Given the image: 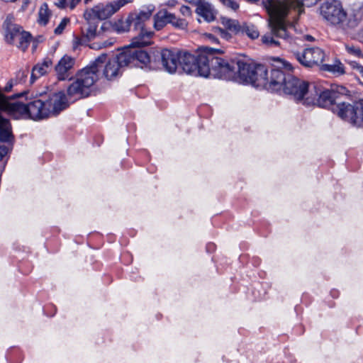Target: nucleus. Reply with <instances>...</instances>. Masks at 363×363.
<instances>
[{"label": "nucleus", "instance_id": "nucleus-1", "mask_svg": "<svg viewBox=\"0 0 363 363\" xmlns=\"http://www.w3.org/2000/svg\"><path fill=\"white\" fill-rule=\"evenodd\" d=\"M26 94L27 92L23 91L11 97L6 96V104L3 105V108L7 109V113L16 118L28 115L31 119L40 120L51 115L56 116L68 106L67 96L62 91L52 94L45 101L40 99H35L27 104L10 101Z\"/></svg>", "mask_w": 363, "mask_h": 363}, {"label": "nucleus", "instance_id": "nucleus-2", "mask_svg": "<svg viewBox=\"0 0 363 363\" xmlns=\"http://www.w3.org/2000/svg\"><path fill=\"white\" fill-rule=\"evenodd\" d=\"M104 67L103 74L108 80L117 77L121 68L116 57L107 61V55L101 54L89 65L77 72L74 80L67 87V96L75 99L89 96Z\"/></svg>", "mask_w": 363, "mask_h": 363}, {"label": "nucleus", "instance_id": "nucleus-3", "mask_svg": "<svg viewBox=\"0 0 363 363\" xmlns=\"http://www.w3.org/2000/svg\"><path fill=\"white\" fill-rule=\"evenodd\" d=\"M313 94L304 99V105H317L323 108L332 106L333 111L342 119L357 125H363V100L352 104L337 103V96L333 90L323 89L320 85L313 84Z\"/></svg>", "mask_w": 363, "mask_h": 363}, {"label": "nucleus", "instance_id": "nucleus-4", "mask_svg": "<svg viewBox=\"0 0 363 363\" xmlns=\"http://www.w3.org/2000/svg\"><path fill=\"white\" fill-rule=\"evenodd\" d=\"M262 4L269 15V31L262 36V43L269 47H281L283 43H291L290 23L286 19L289 11L286 3L281 0H262Z\"/></svg>", "mask_w": 363, "mask_h": 363}, {"label": "nucleus", "instance_id": "nucleus-5", "mask_svg": "<svg viewBox=\"0 0 363 363\" xmlns=\"http://www.w3.org/2000/svg\"><path fill=\"white\" fill-rule=\"evenodd\" d=\"M208 57V51L206 48L198 56H194L186 51H180L179 65L187 74L207 77L210 74Z\"/></svg>", "mask_w": 363, "mask_h": 363}, {"label": "nucleus", "instance_id": "nucleus-6", "mask_svg": "<svg viewBox=\"0 0 363 363\" xmlns=\"http://www.w3.org/2000/svg\"><path fill=\"white\" fill-rule=\"evenodd\" d=\"M206 50L208 51L210 74L212 73L215 77L234 81L236 78L235 69L238 67L237 66L238 58L224 60L215 56L216 53L220 52L219 50L208 47H206Z\"/></svg>", "mask_w": 363, "mask_h": 363}, {"label": "nucleus", "instance_id": "nucleus-7", "mask_svg": "<svg viewBox=\"0 0 363 363\" xmlns=\"http://www.w3.org/2000/svg\"><path fill=\"white\" fill-rule=\"evenodd\" d=\"M145 45H134L130 43V46L123 49L116 59L121 68L123 67H141L147 66L151 63V57L149 54L140 48Z\"/></svg>", "mask_w": 363, "mask_h": 363}, {"label": "nucleus", "instance_id": "nucleus-8", "mask_svg": "<svg viewBox=\"0 0 363 363\" xmlns=\"http://www.w3.org/2000/svg\"><path fill=\"white\" fill-rule=\"evenodd\" d=\"M320 13L330 24L346 29L345 23L347 15L340 1L328 0L323 2L320 6Z\"/></svg>", "mask_w": 363, "mask_h": 363}, {"label": "nucleus", "instance_id": "nucleus-9", "mask_svg": "<svg viewBox=\"0 0 363 363\" xmlns=\"http://www.w3.org/2000/svg\"><path fill=\"white\" fill-rule=\"evenodd\" d=\"M152 15V11H140L138 14H131L128 17L130 26H133L135 30H139L140 33L132 40L134 45H148L150 44L152 32L146 31L144 28L145 23L148 21Z\"/></svg>", "mask_w": 363, "mask_h": 363}, {"label": "nucleus", "instance_id": "nucleus-10", "mask_svg": "<svg viewBox=\"0 0 363 363\" xmlns=\"http://www.w3.org/2000/svg\"><path fill=\"white\" fill-rule=\"evenodd\" d=\"M288 77L289 79L283 89L284 93L293 96L295 100L302 101L304 104L306 97L313 94V84H311L292 74H289Z\"/></svg>", "mask_w": 363, "mask_h": 363}, {"label": "nucleus", "instance_id": "nucleus-11", "mask_svg": "<svg viewBox=\"0 0 363 363\" xmlns=\"http://www.w3.org/2000/svg\"><path fill=\"white\" fill-rule=\"evenodd\" d=\"M131 0H116L113 2L104 4H99L90 9L85 11L84 18H94L98 20H105L115 13L119 9Z\"/></svg>", "mask_w": 363, "mask_h": 363}, {"label": "nucleus", "instance_id": "nucleus-12", "mask_svg": "<svg viewBox=\"0 0 363 363\" xmlns=\"http://www.w3.org/2000/svg\"><path fill=\"white\" fill-rule=\"evenodd\" d=\"M296 59L304 67H312L322 63L325 58L324 51L318 48H307L301 52H294Z\"/></svg>", "mask_w": 363, "mask_h": 363}, {"label": "nucleus", "instance_id": "nucleus-13", "mask_svg": "<svg viewBox=\"0 0 363 363\" xmlns=\"http://www.w3.org/2000/svg\"><path fill=\"white\" fill-rule=\"evenodd\" d=\"M157 57L167 72L172 74L177 71L179 64L180 51L163 49L157 52Z\"/></svg>", "mask_w": 363, "mask_h": 363}, {"label": "nucleus", "instance_id": "nucleus-14", "mask_svg": "<svg viewBox=\"0 0 363 363\" xmlns=\"http://www.w3.org/2000/svg\"><path fill=\"white\" fill-rule=\"evenodd\" d=\"M6 104V96L0 92V141L9 143L13 138L11 125L9 119L4 118L1 113H7V109L3 108Z\"/></svg>", "mask_w": 363, "mask_h": 363}, {"label": "nucleus", "instance_id": "nucleus-15", "mask_svg": "<svg viewBox=\"0 0 363 363\" xmlns=\"http://www.w3.org/2000/svg\"><path fill=\"white\" fill-rule=\"evenodd\" d=\"M291 74L289 72H284L279 68H272L270 75L269 76V84H267V89L272 91H279L284 89L286 81H288V76Z\"/></svg>", "mask_w": 363, "mask_h": 363}, {"label": "nucleus", "instance_id": "nucleus-16", "mask_svg": "<svg viewBox=\"0 0 363 363\" xmlns=\"http://www.w3.org/2000/svg\"><path fill=\"white\" fill-rule=\"evenodd\" d=\"M74 63V58L67 55H64L54 67L57 78L59 80L71 79L70 72L73 69Z\"/></svg>", "mask_w": 363, "mask_h": 363}, {"label": "nucleus", "instance_id": "nucleus-17", "mask_svg": "<svg viewBox=\"0 0 363 363\" xmlns=\"http://www.w3.org/2000/svg\"><path fill=\"white\" fill-rule=\"evenodd\" d=\"M3 28L5 31L6 40L10 44H14L16 39L19 37V35L23 30L21 26L15 23L14 17L11 15L6 16Z\"/></svg>", "mask_w": 363, "mask_h": 363}, {"label": "nucleus", "instance_id": "nucleus-18", "mask_svg": "<svg viewBox=\"0 0 363 363\" xmlns=\"http://www.w3.org/2000/svg\"><path fill=\"white\" fill-rule=\"evenodd\" d=\"M237 66L238 67L235 69L236 78L234 81L238 82L240 83H250V79H252L251 75L254 72L253 69L255 65L247 63L243 60L238 58Z\"/></svg>", "mask_w": 363, "mask_h": 363}, {"label": "nucleus", "instance_id": "nucleus-19", "mask_svg": "<svg viewBox=\"0 0 363 363\" xmlns=\"http://www.w3.org/2000/svg\"><path fill=\"white\" fill-rule=\"evenodd\" d=\"M253 71L250 83L257 87L263 86L267 89L269 75L266 67L263 65H257Z\"/></svg>", "mask_w": 363, "mask_h": 363}, {"label": "nucleus", "instance_id": "nucleus-20", "mask_svg": "<svg viewBox=\"0 0 363 363\" xmlns=\"http://www.w3.org/2000/svg\"><path fill=\"white\" fill-rule=\"evenodd\" d=\"M52 69V61L49 57H45L41 63L35 65L31 72L30 82L33 83L35 79L50 72Z\"/></svg>", "mask_w": 363, "mask_h": 363}, {"label": "nucleus", "instance_id": "nucleus-21", "mask_svg": "<svg viewBox=\"0 0 363 363\" xmlns=\"http://www.w3.org/2000/svg\"><path fill=\"white\" fill-rule=\"evenodd\" d=\"M86 21V26L81 28L82 35L90 41L96 38L97 35V27L99 21L94 18H85Z\"/></svg>", "mask_w": 363, "mask_h": 363}, {"label": "nucleus", "instance_id": "nucleus-22", "mask_svg": "<svg viewBox=\"0 0 363 363\" xmlns=\"http://www.w3.org/2000/svg\"><path fill=\"white\" fill-rule=\"evenodd\" d=\"M196 13L203 17L207 22H211L215 20V13L212 6L205 0L196 7Z\"/></svg>", "mask_w": 363, "mask_h": 363}, {"label": "nucleus", "instance_id": "nucleus-23", "mask_svg": "<svg viewBox=\"0 0 363 363\" xmlns=\"http://www.w3.org/2000/svg\"><path fill=\"white\" fill-rule=\"evenodd\" d=\"M31 38L32 36L30 33L23 30L19 35V37L16 39L14 44H16L18 48L25 51L29 46Z\"/></svg>", "mask_w": 363, "mask_h": 363}, {"label": "nucleus", "instance_id": "nucleus-24", "mask_svg": "<svg viewBox=\"0 0 363 363\" xmlns=\"http://www.w3.org/2000/svg\"><path fill=\"white\" fill-rule=\"evenodd\" d=\"M221 23L226 29L234 33L235 34L240 33V30H242V25L240 24L238 20L223 17L221 18Z\"/></svg>", "mask_w": 363, "mask_h": 363}, {"label": "nucleus", "instance_id": "nucleus-25", "mask_svg": "<svg viewBox=\"0 0 363 363\" xmlns=\"http://www.w3.org/2000/svg\"><path fill=\"white\" fill-rule=\"evenodd\" d=\"M321 69L331 72L336 75H341L345 73L344 66L340 62H337L334 65H322Z\"/></svg>", "mask_w": 363, "mask_h": 363}, {"label": "nucleus", "instance_id": "nucleus-26", "mask_svg": "<svg viewBox=\"0 0 363 363\" xmlns=\"http://www.w3.org/2000/svg\"><path fill=\"white\" fill-rule=\"evenodd\" d=\"M241 34L245 33L251 39H256L259 37V33L257 27L252 24H247L246 23L242 25Z\"/></svg>", "mask_w": 363, "mask_h": 363}, {"label": "nucleus", "instance_id": "nucleus-27", "mask_svg": "<svg viewBox=\"0 0 363 363\" xmlns=\"http://www.w3.org/2000/svg\"><path fill=\"white\" fill-rule=\"evenodd\" d=\"M39 18L38 22L42 25H46L50 16V11L46 3L42 4L38 13Z\"/></svg>", "mask_w": 363, "mask_h": 363}, {"label": "nucleus", "instance_id": "nucleus-28", "mask_svg": "<svg viewBox=\"0 0 363 363\" xmlns=\"http://www.w3.org/2000/svg\"><path fill=\"white\" fill-rule=\"evenodd\" d=\"M155 16L165 24L169 23L171 18L174 19V14L169 13L167 10L160 11Z\"/></svg>", "mask_w": 363, "mask_h": 363}, {"label": "nucleus", "instance_id": "nucleus-29", "mask_svg": "<svg viewBox=\"0 0 363 363\" xmlns=\"http://www.w3.org/2000/svg\"><path fill=\"white\" fill-rule=\"evenodd\" d=\"M130 27V26L128 18L125 21L120 20L118 22H116L114 24V29L118 33L125 32L129 30Z\"/></svg>", "mask_w": 363, "mask_h": 363}, {"label": "nucleus", "instance_id": "nucleus-30", "mask_svg": "<svg viewBox=\"0 0 363 363\" xmlns=\"http://www.w3.org/2000/svg\"><path fill=\"white\" fill-rule=\"evenodd\" d=\"M169 23H171L174 27L179 29H186L188 25L186 20L179 18L175 15L174 19L171 18V21H169Z\"/></svg>", "mask_w": 363, "mask_h": 363}, {"label": "nucleus", "instance_id": "nucleus-31", "mask_svg": "<svg viewBox=\"0 0 363 363\" xmlns=\"http://www.w3.org/2000/svg\"><path fill=\"white\" fill-rule=\"evenodd\" d=\"M346 50L350 55L358 58H363V53L359 47L354 45H347Z\"/></svg>", "mask_w": 363, "mask_h": 363}, {"label": "nucleus", "instance_id": "nucleus-32", "mask_svg": "<svg viewBox=\"0 0 363 363\" xmlns=\"http://www.w3.org/2000/svg\"><path fill=\"white\" fill-rule=\"evenodd\" d=\"M69 22V18H64L62 20V21L60 22V23L57 26V27L55 29V30H54L55 33L56 35L62 34Z\"/></svg>", "mask_w": 363, "mask_h": 363}, {"label": "nucleus", "instance_id": "nucleus-33", "mask_svg": "<svg viewBox=\"0 0 363 363\" xmlns=\"http://www.w3.org/2000/svg\"><path fill=\"white\" fill-rule=\"evenodd\" d=\"M220 1L225 6L236 11L239 8V4L234 0H220Z\"/></svg>", "mask_w": 363, "mask_h": 363}, {"label": "nucleus", "instance_id": "nucleus-34", "mask_svg": "<svg viewBox=\"0 0 363 363\" xmlns=\"http://www.w3.org/2000/svg\"><path fill=\"white\" fill-rule=\"evenodd\" d=\"M333 91L335 92V96H337V99L339 97V95H346L348 92V90L343 86H337L335 89H331Z\"/></svg>", "mask_w": 363, "mask_h": 363}, {"label": "nucleus", "instance_id": "nucleus-35", "mask_svg": "<svg viewBox=\"0 0 363 363\" xmlns=\"http://www.w3.org/2000/svg\"><path fill=\"white\" fill-rule=\"evenodd\" d=\"M87 42H89V41L86 40V39L85 38H84L83 35H82V38H80L79 36H77V35L74 36V40H73L74 48H76V47H77L78 45H80L85 44Z\"/></svg>", "mask_w": 363, "mask_h": 363}, {"label": "nucleus", "instance_id": "nucleus-36", "mask_svg": "<svg viewBox=\"0 0 363 363\" xmlns=\"http://www.w3.org/2000/svg\"><path fill=\"white\" fill-rule=\"evenodd\" d=\"M28 74V70H20L17 72L16 79L19 83H22L25 82V79L27 77Z\"/></svg>", "mask_w": 363, "mask_h": 363}, {"label": "nucleus", "instance_id": "nucleus-37", "mask_svg": "<svg viewBox=\"0 0 363 363\" xmlns=\"http://www.w3.org/2000/svg\"><path fill=\"white\" fill-rule=\"evenodd\" d=\"M55 4L61 9L68 7L67 0H56Z\"/></svg>", "mask_w": 363, "mask_h": 363}, {"label": "nucleus", "instance_id": "nucleus-38", "mask_svg": "<svg viewBox=\"0 0 363 363\" xmlns=\"http://www.w3.org/2000/svg\"><path fill=\"white\" fill-rule=\"evenodd\" d=\"M154 19H155L154 26H155V29L157 30H161L166 25L164 23H163L162 21L159 20L155 16L154 17Z\"/></svg>", "mask_w": 363, "mask_h": 363}, {"label": "nucleus", "instance_id": "nucleus-39", "mask_svg": "<svg viewBox=\"0 0 363 363\" xmlns=\"http://www.w3.org/2000/svg\"><path fill=\"white\" fill-rule=\"evenodd\" d=\"M180 12L182 15L186 16H191V9L188 6H182L180 8Z\"/></svg>", "mask_w": 363, "mask_h": 363}, {"label": "nucleus", "instance_id": "nucleus-40", "mask_svg": "<svg viewBox=\"0 0 363 363\" xmlns=\"http://www.w3.org/2000/svg\"><path fill=\"white\" fill-rule=\"evenodd\" d=\"M353 69L363 77V66L354 62Z\"/></svg>", "mask_w": 363, "mask_h": 363}, {"label": "nucleus", "instance_id": "nucleus-41", "mask_svg": "<svg viewBox=\"0 0 363 363\" xmlns=\"http://www.w3.org/2000/svg\"><path fill=\"white\" fill-rule=\"evenodd\" d=\"M9 149L5 145H0V160L8 153Z\"/></svg>", "mask_w": 363, "mask_h": 363}, {"label": "nucleus", "instance_id": "nucleus-42", "mask_svg": "<svg viewBox=\"0 0 363 363\" xmlns=\"http://www.w3.org/2000/svg\"><path fill=\"white\" fill-rule=\"evenodd\" d=\"M320 0H302V4L303 6H311L313 5H315Z\"/></svg>", "mask_w": 363, "mask_h": 363}, {"label": "nucleus", "instance_id": "nucleus-43", "mask_svg": "<svg viewBox=\"0 0 363 363\" xmlns=\"http://www.w3.org/2000/svg\"><path fill=\"white\" fill-rule=\"evenodd\" d=\"M218 30V32H219L220 36L223 38L228 40V38H230L231 37L230 35L224 29L219 28Z\"/></svg>", "mask_w": 363, "mask_h": 363}, {"label": "nucleus", "instance_id": "nucleus-44", "mask_svg": "<svg viewBox=\"0 0 363 363\" xmlns=\"http://www.w3.org/2000/svg\"><path fill=\"white\" fill-rule=\"evenodd\" d=\"M80 1L81 0H71L70 2L68 3V7L72 10L78 4H79Z\"/></svg>", "mask_w": 363, "mask_h": 363}, {"label": "nucleus", "instance_id": "nucleus-45", "mask_svg": "<svg viewBox=\"0 0 363 363\" xmlns=\"http://www.w3.org/2000/svg\"><path fill=\"white\" fill-rule=\"evenodd\" d=\"M186 2L189 3L191 4L196 6V7H199V6L204 1V0H184Z\"/></svg>", "mask_w": 363, "mask_h": 363}, {"label": "nucleus", "instance_id": "nucleus-46", "mask_svg": "<svg viewBox=\"0 0 363 363\" xmlns=\"http://www.w3.org/2000/svg\"><path fill=\"white\" fill-rule=\"evenodd\" d=\"M12 86H13V84H12V81H11V82H9V83L7 84V85L5 86V91H11V88H12Z\"/></svg>", "mask_w": 363, "mask_h": 363}, {"label": "nucleus", "instance_id": "nucleus-47", "mask_svg": "<svg viewBox=\"0 0 363 363\" xmlns=\"http://www.w3.org/2000/svg\"><path fill=\"white\" fill-rule=\"evenodd\" d=\"M113 44V42L111 41V40H106L103 43V44L101 45L103 48H105V47H107V46H110Z\"/></svg>", "mask_w": 363, "mask_h": 363}, {"label": "nucleus", "instance_id": "nucleus-48", "mask_svg": "<svg viewBox=\"0 0 363 363\" xmlns=\"http://www.w3.org/2000/svg\"><path fill=\"white\" fill-rule=\"evenodd\" d=\"M304 39L308 41H313L315 39L312 35H306L303 36Z\"/></svg>", "mask_w": 363, "mask_h": 363}, {"label": "nucleus", "instance_id": "nucleus-49", "mask_svg": "<svg viewBox=\"0 0 363 363\" xmlns=\"http://www.w3.org/2000/svg\"><path fill=\"white\" fill-rule=\"evenodd\" d=\"M91 48H97V49H100L102 47V45H99L98 44L96 43H93L91 46H90Z\"/></svg>", "mask_w": 363, "mask_h": 363}, {"label": "nucleus", "instance_id": "nucleus-50", "mask_svg": "<svg viewBox=\"0 0 363 363\" xmlns=\"http://www.w3.org/2000/svg\"><path fill=\"white\" fill-rule=\"evenodd\" d=\"M209 38L212 39L213 41L217 42V38L214 37L213 35H209Z\"/></svg>", "mask_w": 363, "mask_h": 363}, {"label": "nucleus", "instance_id": "nucleus-51", "mask_svg": "<svg viewBox=\"0 0 363 363\" xmlns=\"http://www.w3.org/2000/svg\"><path fill=\"white\" fill-rule=\"evenodd\" d=\"M106 23H104L102 25V26H101V28L102 30H104V29H105V26H106Z\"/></svg>", "mask_w": 363, "mask_h": 363}, {"label": "nucleus", "instance_id": "nucleus-52", "mask_svg": "<svg viewBox=\"0 0 363 363\" xmlns=\"http://www.w3.org/2000/svg\"><path fill=\"white\" fill-rule=\"evenodd\" d=\"M4 1H15L16 0H4Z\"/></svg>", "mask_w": 363, "mask_h": 363}]
</instances>
